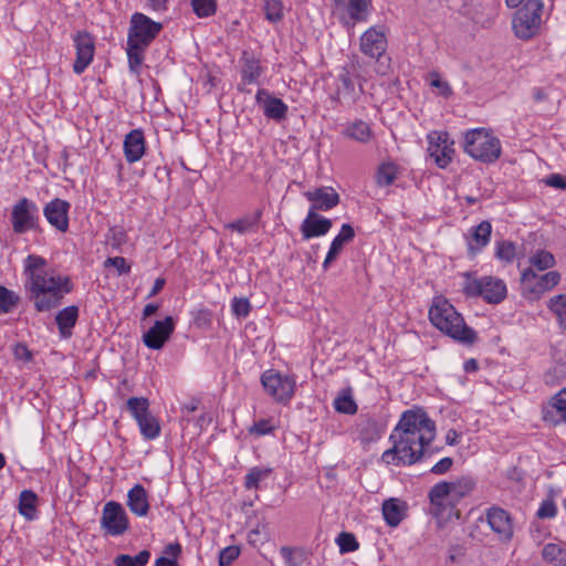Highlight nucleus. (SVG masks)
<instances>
[{"label":"nucleus","mask_w":566,"mask_h":566,"mask_svg":"<svg viewBox=\"0 0 566 566\" xmlns=\"http://www.w3.org/2000/svg\"><path fill=\"white\" fill-rule=\"evenodd\" d=\"M436 437V424L422 409L407 410L390 434L392 448L381 460L386 464L411 465L426 452Z\"/></svg>","instance_id":"f257e3e1"},{"label":"nucleus","mask_w":566,"mask_h":566,"mask_svg":"<svg viewBox=\"0 0 566 566\" xmlns=\"http://www.w3.org/2000/svg\"><path fill=\"white\" fill-rule=\"evenodd\" d=\"M25 289L38 312H49L57 307L65 295L74 289L72 279L50 266L48 260L30 254L23 261Z\"/></svg>","instance_id":"f03ea898"},{"label":"nucleus","mask_w":566,"mask_h":566,"mask_svg":"<svg viewBox=\"0 0 566 566\" xmlns=\"http://www.w3.org/2000/svg\"><path fill=\"white\" fill-rule=\"evenodd\" d=\"M429 321L438 331L460 344L472 345L476 339L475 331L465 324L463 316L443 296L432 298Z\"/></svg>","instance_id":"7ed1b4c3"},{"label":"nucleus","mask_w":566,"mask_h":566,"mask_svg":"<svg viewBox=\"0 0 566 566\" xmlns=\"http://www.w3.org/2000/svg\"><path fill=\"white\" fill-rule=\"evenodd\" d=\"M463 149L470 157L484 164L495 163L502 154L501 140L483 127L464 134Z\"/></svg>","instance_id":"20e7f679"},{"label":"nucleus","mask_w":566,"mask_h":566,"mask_svg":"<svg viewBox=\"0 0 566 566\" xmlns=\"http://www.w3.org/2000/svg\"><path fill=\"white\" fill-rule=\"evenodd\" d=\"M543 10L542 0H526L514 13L512 30L517 39L526 41L538 34L543 22Z\"/></svg>","instance_id":"39448f33"},{"label":"nucleus","mask_w":566,"mask_h":566,"mask_svg":"<svg viewBox=\"0 0 566 566\" xmlns=\"http://www.w3.org/2000/svg\"><path fill=\"white\" fill-rule=\"evenodd\" d=\"M462 290L467 296H481L490 304H497L502 302L507 294L504 281L494 276L475 277L470 274H465V281Z\"/></svg>","instance_id":"423d86ee"},{"label":"nucleus","mask_w":566,"mask_h":566,"mask_svg":"<svg viewBox=\"0 0 566 566\" xmlns=\"http://www.w3.org/2000/svg\"><path fill=\"white\" fill-rule=\"evenodd\" d=\"M260 381L266 395L277 403L287 405L294 397L296 389L294 375L271 368L262 373Z\"/></svg>","instance_id":"0eeeda50"},{"label":"nucleus","mask_w":566,"mask_h":566,"mask_svg":"<svg viewBox=\"0 0 566 566\" xmlns=\"http://www.w3.org/2000/svg\"><path fill=\"white\" fill-rule=\"evenodd\" d=\"M163 24L148 18L146 14L135 12L130 17L127 44L134 49H146L159 34Z\"/></svg>","instance_id":"6e6552de"},{"label":"nucleus","mask_w":566,"mask_h":566,"mask_svg":"<svg viewBox=\"0 0 566 566\" xmlns=\"http://www.w3.org/2000/svg\"><path fill=\"white\" fill-rule=\"evenodd\" d=\"M429 499L431 513L437 518L450 521L460 517V512L457 510L459 500L450 491L449 482L442 481L434 484L429 492Z\"/></svg>","instance_id":"1a4fd4ad"},{"label":"nucleus","mask_w":566,"mask_h":566,"mask_svg":"<svg viewBox=\"0 0 566 566\" xmlns=\"http://www.w3.org/2000/svg\"><path fill=\"white\" fill-rule=\"evenodd\" d=\"M10 220L12 230L17 234L38 230L40 226V212L38 205L25 197L19 199L12 206Z\"/></svg>","instance_id":"9d476101"},{"label":"nucleus","mask_w":566,"mask_h":566,"mask_svg":"<svg viewBox=\"0 0 566 566\" xmlns=\"http://www.w3.org/2000/svg\"><path fill=\"white\" fill-rule=\"evenodd\" d=\"M428 139V154L434 164L446 169L453 160L454 156V142L450 138L447 132H430L427 136Z\"/></svg>","instance_id":"9b49d317"},{"label":"nucleus","mask_w":566,"mask_h":566,"mask_svg":"<svg viewBox=\"0 0 566 566\" xmlns=\"http://www.w3.org/2000/svg\"><path fill=\"white\" fill-rule=\"evenodd\" d=\"M101 526L111 536H120L129 528V520L123 505L107 502L102 511Z\"/></svg>","instance_id":"f8f14e48"},{"label":"nucleus","mask_w":566,"mask_h":566,"mask_svg":"<svg viewBox=\"0 0 566 566\" xmlns=\"http://www.w3.org/2000/svg\"><path fill=\"white\" fill-rule=\"evenodd\" d=\"M560 282L557 271H548L545 274H536L531 268L521 270V286L525 293L539 295L552 290Z\"/></svg>","instance_id":"ddd939ff"},{"label":"nucleus","mask_w":566,"mask_h":566,"mask_svg":"<svg viewBox=\"0 0 566 566\" xmlns=\"http://www.w3.org/2000/svg\"><path fill=\"white\" fill-rule=\"evenodd\" d=\"M73 45L75 48V61L73 72L81 75L93 62L95 54L94 38L87 32H77L73 35Z\"/></svg>","instance_id":"4468645a"},{"label":"nucleus","mask_w":566,"mask_h":566,"mask_svg":"<svg viewBox=\"0 0 566 566\" xmlns=\"http://www.w3.org/2000/svg\"><path fill=\"white\" fill-rule=\"evenodd\" d=\"M485 521L493 533L502 542H509L514 535V522L511 514L499 506L485 511Z\"/></svg>","instance_id":"2eb2a0df"},{"label":"nucleus","mask_w":566,"mask_h":566,"mask_svg":"<svg viewBox=\"0 0 566 566\" xmlns=\"http://www.w3.org/2000/svg\"><path fill=\"white\" fill-rule=\"evenodd\" d=\"M360 51L373 59H379L387 50V36L384 25H373L360 36Z\"/></svg>","instance_id":"dca6fc26"},{"label":"nucleus","mask_w":566,"mask_h":566,"mask_svg":"<svg viewBox=\"0 0 566 566\" xmlns=\"http://www.w3.org/2000/svg\"><path fill=\"white\" fill-rule=\"evenodd\" d=\"M174 331V318L171 316H166L164 319L156 321L155 324L143 335V342L149 349H161Z\"/></svg>","instance_id":"f3484780"},{"label":"nucleus","mask_w":566,"mask_h":566,"mask_svg":"<svg viewBox=\"0 0 566 566\" xmlns=\"http://www.w3.org/2000/svg\"><path fill=\"white\" fill-rule=\"evenodd\" d=\"M70 208V202L55 198L44 206L43 216L53 228L61 232H66L69 229Z\"/></svg>","instance_id":"a211bd4d"},{"label":"nucleus","mask_w":566,"mask_h":566,"mask_svg":"<svg viewBox=\"0 0 566 566\" xmlns=\"http://www.w3.org/2000/svg\"><path fill=\"white\" fill-rule=\"evenodd\" d=\"M303 196L311 202L310 210L328 211L339 203V195L333 187L322 186L308 190Z\"/></svg>","instance_id":"6ab92c4d"},{"label":"nucleus","mask_w":566,"mask_h":566,"mask_svg":"<svg viewBox=\"0 0 566 566\" xmlns=\"http://www.w3.org/2000/svg\"><path fill=\"white\" fill-rule=\"evenodd\" d=\"M543 420L552 426L566 423V388L552 396L542 408Z\"/></svg>","instance_id":"aec40b11"},{"label":"nucleus","mask_w":566,"mask_h":566,"mask_svg":"<svg viewBox=\"0 0 566 566\" xmlns=\"http://www.w3.org/2000/svg\"><path fill=\"white\" fill-rule=\"evenodd\" d=\"M264 71L265 67L262 66L260 59L254 53L243 51L240 57L241 83L239 90H243L242 85L260 84V77Z\"/></svg>","instance_id":"412c9836"},{"label":"nucleus","mask_w":566,"mask_h":566,"mask_svg":"<svg viewBox=\"0 0 566 566\" xmlns=\"http://www.w3.org/2000/svg\"><path fill=\"white\" fill-rule=\"evenodd\" d=\"M333 227L331 219L318 214L316 211H307L306 217L301 223L300 230L304 240L324 237Z\"/></svg>","instance_id":"4be33fe9"},{"label":"nucleus","mask_w":566,"mask_h":566,"mask_svg":"<svg viewBox=\"0 0 566 566\" xmlns=\"http://www.w3.org/2000/svg\"><path fill=\"white\" fill-rule=\"evenodd\" d=\"M255 101L263 108L265 117L274 120H282L287 114V105L279 97H274L264 88L258 90Z\"/></svg>","instance_id":"5701e85b"},{"label":"nucleus","mask_w":566,"mask_h":566,"mask_svg":"<svg viewBox=\"0 0 566 566\" xmlns=\"http://www.w3.org/2000/svg\"><path fill=\"white\" fill-rule=\"evenodd\" d=\"M385 426L373 417H359L355 424V433L363 444L377 442L385 433Z\"/></svg>","instance_id":"b1692460"},{"label":"nucleus","mask_w":566,"mask_h":566,"mask_svg":"<svg viewBox=\"0 0 566 566\" xmlns=\"http://www.w3.org/2000/svg\"><path fill=\"white\" fill-rule=\"evenodd\" d=\"M333 1L336 10L345 12L354 24L368 21L371 10V0Z\"/></svg>","instance_id":"393cba45"},{"label":"nucleus","mask_w":566,"mask_h":566,"mask_svg":"<svg viewBox=\"0 0 566 566\" xmlns=\"http://www.w3.org/2000/svg\"><path fill=\"white\" fill-rule=\"evenodd\" d=\"M123 150L128 164H135L143 158L146 151V140L142 129H133L125 135Z\"/></svg>","instance_id":"a878e982"},{"label":"nucleus","mask_w":566,"mask_h":566,"mask_svg":"<svg viewBox=\"0 0 566 566\" xmlns=\"http://www.w3.org/2000/svg\"><path fill=\"white\" fill-rule=\"evenodd\" d=\"M126 505L137 517H145L150 510L149 495L142 484H135L127 492Z\"/></svg>","instance_id":"bb28decb"},{"label":"nucleus","mask_w":566,"mask_h":566,"mask_svg":"<svg viewBox=\"0 0 566 566\" xmlns=\"http://www.w3.org/2000/svg\"><path fill=\"white\" fill-rule=\"evenodd\" d=\"M354 238V228L349 223H344L340 228V231L331 242L329 249L322 264L324 270H327L329 268L332 262H334L338 258L344 247L347 243L352 242Z\"/></svg>","instance_id":"cd10ccee"},{"label":"nucleus","mask_w":566,"mask_h":566,"mask_svg":"<svg viewBox=\"0 0 566 566\" xmlns=\"http://www.w3.org/2000/svg\"><path fill=\"white\" fill-rule=\"evenodd\" d=\"M78 315L80 310L76 305L66 306L56 313L55 323L62 338L66 339L72 336Z\"/></svg>","instance_id":"c85d7f7f"},{"label":"nucleus","mask_w":566,"mask_h":566,"mask_svg":"<svg viewBox=\"0 0 566 566\" xmlns=\"http://www.w3.org/2000/svg\"><path fill=\"white\" fill-rule=\"evenodd\" d=\"M491 234L492 224L486 220L480 222L476 227H472L468 240L469 250L473 253L480 252L489 244Z\"/></svg>","instance_id":"c756f323"},{"label":"nucleus","mask_w":566,"mask_h":566,"mask_svg":"<svg viewBox=\"0 0 566 566\" xmlns=\"http://www.w3.org/2000/svg\"><path fill=\"white\" fill-rule=\"evenodd\" d=\"M382 516L387 525L396 527L405 515V503L398 499H389L382 503Z\"/></svg>","instance_id":"7c9ffc66"},{"label":"nucleus","mask_w":566,"mask_h":566,"mask_svg":"<svg viewBox=\"0 0 566 566\" xmlns=\"http://www.w3.org/2000/svg\"><path fill=\"white\" fill-rule=\"evenodd\" d=\"M344 134L348 138L361 144H367L373 138V129L370 125L360 119L349 123L346 126Z\"/></svg>","instance_id":"2f4dec72"},{"label":"nucleus","mask_w":566,"mask_h":566,"mask_svg":"<svg viewBox=\"0 0 566 566\" xmlns=\"http://www.w3.org/2000/svg\"><path fill=\"white\" fill-rule=\"evenodd\" d=\"M38 496L31 490H24L19 496V513L28 521H33L38 516L36 510Z\"/></svg>","instance_id":"473e14b6"},{"label":"nucleus","mask_w":566,"mask_h":566,"mask_svg":"<svg viewBox=\"0 0 566 566\" xmlns=\"http://www.w3.org/2000/svg\"><path fill=\"white\" fill-rule=\"evenodd\" d=\"M262 212L255 211L252 214L245 216L239 220H235L227 226V228L235 231L239 234H247L255 232L260 222Z\"/></svg>","instance_id":"72a5a7b5"},{"label":"nucleus","mask_w":566,"mask_h":566,"mask_svg":"<svg viewBox=\"0 0 566 566\" xmlns=\"http://www.w3.org/2000/svg\"><path fill=\"white\" fill-rule=\"evenodd\" d=\"M547 308L555 315L560 329L566 332V293L552 296Z\"/></svg>","instance_id":"f704fd0d"},{"label":"nucleus","mask_w":566,"mask_h":566,"mask_svg":"<svg viewBox=\"0 0 566 566\" xmlns=\"http://www.w3.org/2000/svg\"><path fill=\"white\" fill-rule=\"evenodd\" d=\"M528 263V268L533 269V271H546L555 265V256L545 249H537L531 254Z\"/></svg>","instance_id":"c9c22d12"},{"label":"nucleus","mask_w":566,"mask_h":566,"mask_svg":"<svg viewBox=\"0 0 566 566\" xmlns=\"http://www.w3.org/2000/svg\"><path fill=\"white\" fill-rule=\"evenodd\" d=\"M495 256L506 263L513 262L515 259L518 260L517 266L522 270V262L520 254L516 251V247L511 241H499L495 243Z\"/></svg>","instance_id":"e433bc0d"},{"label":"nucleus","mask_w":566,"mask_h":566,"mask_svg":"<svg viewBox=\"0 0 566 566\" xmlns=\"http://www.w3.org/2000/svg\"><path fill=\"white\" fill-rule=\"evenodd\" d=\"M475 480L472 476H461L455 481L449 482L450 491L459 500V502L471 494L475 488Z\"/></svg>","instance_id":"4c0bfd02"},{"label":"nucleus","mask_w":566,"mask_h":566,"mask_svg":"<svg viewBox=\"0 0 566 566\" xmlns=\"http://www.w3.org/2000/svg\"><path fill=\"white\" fill-rule=\"evenodd\" d=\"M273 469L270 467H253L249 470V472L245 475L244 480V486L248 490L258 489L260 482L266 480Z\"/></svg>","instance_id":"58836bf2"},{"label":"nucleus","mask_w":566,"mask_h":566,"mask_svg":"<svg viewBox=\"0 0 566 566\" xmlns=\"http://www.w3.org/2000/svg\"><path fill=\"white\" fill-rule=\"evenodd\" d=\"M142 436L147 440H154L160 434L158 420L150 412L137 422Z\"/></svg>","instance_id":"ea45409f"},{"label":"nucleus","mask_w":566,"mask_h":566,"mask_svg":"<svg viewBox=\"0 0 566 566\" xmlns=\"http://www.w3.org/2000/svg\"><path fill=\"white\" fill-rule=\"evenodd\" d=\"M398 175V167L391 161L382 163L377 170L376 181L381 187L394 184Z\"/></svg>","instance_id":"a19ab883"},{"label":"nucleus","mask_w":566,"mask_h":566,"mask_svg":"<svg viewBox=\"0 0 566 566\" xmlns=\"http://www.w3.org/2000/svg\"><path fill=\"white\" fill-rule=\"evenodd\" d=\"M150 553L147 549L140 551L137 555L127 554L117 555L114 559L115 566H146L149 562Z\"/></svg>","instance_id":"79ce46f5"},{"label":"nucleus","mask_w":566,"mask_h":566,"mask_svg":"<svg viewBox=\"0 0 566 566\" xmlns=\"http://www.w3.org/2000/svg\"><path fill=\"white\" fill-rule=\"evenodd\" d=\"M263 11L265 19L271 23H276L284 18V4L282 0H263Z\"/></svg>","instance_id":"37998d69"},{"label":"nucleus","mask_w":566,"mask_h":566,"mask_svg":"<svg viewBox=\"0 0 566 566\" xmlns=\"http://www.w3.org/2000/svg\"><path fill=\"white\" fill-rule=\"evenodd\" d=\"M127 409L136 422H138V419H143L149 413L148 399L144 397H132L127 400Z\"/></svg>","instance_id":"c03bdc74"},{"label":"nucleus","mask_w":566,"mask_h":566,"mask_svg":"<svg viewBox=\"0 0 566 566\" xmlns=\"http://www.w3.org/2000/svg\"><path fill=\"white\" fill-rule=\"evenodd\" d=\"M542 557L545 562L554 564H562L564 557H566V549L556 543H548L542 549Z\"/></svg>","instance_id":"a18cd8bd"},{"label":"nucleus","mask_w":566,"mask_h":566,"mask_svg":"<svg viewBox=\"0 0 566 566\" xmlns=\"http://www.w3.org/2000/svg\"><path fill=\"white\" fill-rule=\"evenodd\" d=\"M280 554L287 566H302L305 559L304 551L301 548L283 546Z\"/></svg>","instance_id":"49530a36"},{"label":"nucleus","mask_w":566,"mask_h":566,"mask_svg":"<svg viewBox=\"0 0 566 566\" xmlns=\"http://www.w3.org/2000/svg\"><path fill=\"white\" fill-rule=\"evenodd\" d=\"M429 85L437 90V94L448 98L452 95L450 84L443 80L438 72H431L428 75Z\"/></svg>","instance_id":"de8ad7c7"},{"label":"nucleus","mask_w":566,"mask_h":566,"mask_svg":"<svg viewBox=\"0 0 566 566\" xmlns=\"http://www.w3.org/2000/svg\"><path fill=\"white\" fill-rule=\"evenodd\" d=\"M193 12L199 18H207L216 13V0H191Z\"/></svg>","instance_id":"09e8293b"},{"label":"nucleus","mask_w":566,"mask_h":566,"mask_svg":"<svg viewBox=\"0 0 566 566\" xmlns=\"http://www.w3.org/2000/svg\"><path fill=\"white\" fill-rule=\"evenodd\" d=\"M334 408L345 415H354L357 412V403L348 394L338 396L334 401Z\"/></svg>","instance_id":"8fccbe9b"},{"label":"nucleus","mask_w":566,"mask_h":566,"mask_svg":"<svg viewBox=\"0 0 566 566\" xmlns=\"http://www.w3.org/2000/svg\"><path fill=\"white\" fill-rule=\"evenodd\" d=\"M557 514V506L552 496L543 500L538 506L536 515L539 518H553Z\"/></svg>","instance_id":"3c124183"},{"label":"nucleus","mask_w":566,"mask_h":566,"mask_svg":"<svg viewBox=\"0 0 566 566\" xmlns=\"http://www.w3.org/2000/svg\"><path fill=\"white\" fill-rule=\"evenodd\" d=\"M337 544L342 553L355 552L359 546L356 538L348 533H342L337 538Z\"/></svg>","instance_id":"603ef678"},{"label":"nucleus","mask_w":566,"mask_h":566,"mask_svg":"<svg viewBox=\"0 0 566 566\" xmlns=\"http://www.w3.org/2000/svg\"><path fill=\"white\" fill-rule=\"evenodd\" d=\"M274 430V426L270 419H261L255 421L249 429L251 434L261 437L271 434Z\"/></svg>","instance_id":"864d4df0"},{"label":"nucleus","mask_w":566,"mask_h":566,"mask_svg":"<svg viewBox=\"0 0 566 566\" xmlns=\"http://www.w3.org/2000/svg\"><path fill=\"white\" fill-rule=\"evenodd\" d=\"M231 308L237 317H247L251 311V304L248 298L234 297L231 303Z\"/></svg>","instance_id":"5fc2aeb1"},{"label":"nucleus","mask_w":566,"mask_h":566,"mask_svg":"<svg viewBox=\"0 0 566 566\" xmlns=\"http://www.w3.org/2000/svg\"><path fill=\"white\" fill-rule=\"evenodd\" d=\"M15 303L11 291L0 285V314L8 313Z\"/></svg>","instance_id":"6e6d98bb"},{"label":"nucleus","mask_w":566,"mask_h":566,"mask_svg":"<svg viewBox=\"0 0 566 566\" xmlns=\"http://www.w3.org/2000/svg\"><path fill=\"white\" fill-rule=\"evenodd\" d=\"M240 551L237 546H228L220 552L219 566H230L238 558Z\"/></svg>","instance_id":"4d7b16f0"},{"label":"nucleus","mask_w":566,"mask_h":566,"mask_svg":"<svg viewBox=\"0 0 566 566\" xmlns=\"http://www.w3.org/2000/svg\"><path fill=\"white\" fill-rule=\"evenodd\" d=\"M105 265L115 268L118 274H126L130 271V266L123 256L108 258Z\"/></svg>","instance_id":"13d9d810"},{"label":"nucleus","mask_w":566,"mask_h":566,"mask_svg":"<svg viewBox=\"0 0 566 566\" xmlns=\"http://www.w3.org/2000/svg\"><path fill=\"white\" fill-rule=\"evenodd\" d=\"M146 49H134L129 44H127V56L130 69H135L140 65L143 62V52Z\"/></svg>","instance_id":"bf43d9fd"},{"label":"nucleus","mask_w":566,"mask_h":566,"mask_svg":"<svg viewBox=\"0 0 566 566\" xmlns=\"http://www.w3.org/2000/svg\"><path fill=\"white\" fill-rule=\"evenodd\" d=\"M340 86L338 87V95L352 94L355 91V84L347 74L339 76Z\"/></svg>","instance_id":"052dcab7"},{"label":"nucleus","mask_w":566,"mask_h":566,"mask_svg":"<svg viewBox=\"0 0 566 566\" xmlns=\"http://www.w3.org/2000/svg\"><path fill=\"white\" fill-rule=\"evenodd\" d=\"M545 184L557 189H566V176L560 174H552L546 177Z\"/></svg>","instance_id":"680f3d73"},{"label":"nucleus","mask_w":566,"mask_h":566,"mask_svg":"<svg viewBox=\"0 0 566 566\" xmlns=\"http://www.w3.org/2000/svg\"><path fill=\"white\" fill-rule=\"evenodd\" d=\"M452 464L453 460L451 458H442L431 468V472L434 474H443L451 469Z\"/></svg>","instance_id":"e2e57ef3"},{"label":"nucleus","mask_w":566,"mask_h":566,"mask_svg":"<svg viewBox=\"0 0 566 566\" xmlns=\"http://www.w3.org/2000/svg\"><path fill=\"white\" fill-rule=\"evenodd\" d=\"M461 433L454 429H450L446 434V443L448 446H457L460 442Z\"/></svg>","instance_id":"0e129e2a"},{"label":"nucleus","mask_w":566,"mask_h":566,"mask_svg":"<svg viewBox=\"0 0 566 566\" xmlns=\"http://www.w3.org/2000/svg\"><path fill=\"white\" fill-rule=\"evenodd\" d=\"M181 553V546L178 543H170L165 548V554L169 555V558L176 559Z\"/></svg>","instance_id":"69168bd1"},{"label":"nucleus","mask_w":566,"mask_h":566,"mask_svg":"<svg viewBox=\"0 0 566 566\" xmlns=\"http://www.w3.org/2000/svg\"><path fill=\"white\" fill-rule=\"evenodd\" d=\"M147 6L156 12L165 11L167 9V0H148Z\"/></svg>","instance_id":"338daca9"},{"label":"nucleus","mask_w":566,"mask_h":566,"mask_svg":"<svg viewBox=\"0 0 566 566\" xmlns=\"http://www.w3.org/2000/svg\"><path fill=\"white\" fill-rule=\"evenodd\" d=\"M155 566H178V563L174 558L161 556L156 559Z\"/></svg>","instance_id":"774afa93"}]
</instances>
